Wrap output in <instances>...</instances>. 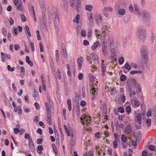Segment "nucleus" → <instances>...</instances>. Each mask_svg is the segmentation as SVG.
<instances>
[{"instance_id": "30", "label": "nucleus", "mask_w": 156, "mask_h": 156, "mask_svg": "<svg viewBox=\"0 0 156 156\" xmlns=\"http://www.w3.org/2000/svg\"><path fill=\"white\" fill-rule=\"evenodd\" d=\"M132 104L134 107H138L140 105L139 101L137 100H135L134 103H132Z\"/></svg>"}, {"instance_id": "12", "label": "nucleus", "mask_w": 156, "mask_h": 156, "mask_svg": "<svg viewBox=\"0 0 156 156\" xmlns=\"http://www.w3.org/2000/svg\"><path fill=\"white\" fill-rule=\"evenodd\" d=\"M95 149L96 150V152L97 154V156H103L102 155L103 151H104L102 148H101L99 145L96 146Z\"/></svg>"}, {"instance_id": "54", "label": "nucleus", "mask_w": 156, "mask_h": 156, "mask_svg": "<svg viewBox=\"0 0 156 156\" xmlns=\"http://www.w3.org/2000/svg\"><path fill=\"white\" fill-rule=\"evenodd\" d=\"M7 30L5 28H3L2 29V33L5 36L7 35Z\"/></svg>"}, {"instance_id": "28", "label": "nucleus", "mask_w": 156, "mask_h": 156, "mask_svg": "<svg viewBox=\"0 0 156 156\" xmlns=\"http://www.w3.org/2000/svg\"><path fill=\"white\" fill-rule=\"evenodd\" d=\"M125 131L128 133H130L132 131V128L129 125H127L125 128Z\"/></svg>"}, {"instance_id": "19", "label": "nucleus", "mask_w": 156, "mask_h": 156, "mask_svg": "<svg viewBox=\"0 0 156 156\" xmlns=\"http://www.w3.org/2000/svg\"><path fill=\"white\" fill-rule=\"evenodd\" d=\"M62 52L61 54L65 58H66L67 57V55L66 50V47L64 46H63L62 47Z\"/></svg>"}, {"instance_id": "31", "label": "nucleus", "mask_w": 156, "mask_h": 156, "mask_svg": "<svg viewBox=\"0 0 156 156\" xmlns=\"http://www.w3.org/2000/svg\"><path fill=\"white\" fill-rule=\"evenodd\" d=\"M121 140L122 142L125 143L127 141V137L125 135L123 134L121 136Z\"/></svg>"}, {"instance_id": "52", "label": "nucleus", "mask_w": 156, "mask_h": 156, "mask_svg": "<svg viewBox=\"0 0 156 156\" xmlns=\"http://www.w3.org/2000/svg\"><path fill=\"white\" fill-rule=\"evenodd\" d=\"M126 79V76L124 74L122 75L121 76L120 80L122 81H124Z\"/></svg>"}, {"instance_id": "55", "label": "nucleus", "mask_w": 156, "mask_h": 156, "mask_svg": "<svg viewBox=\"0 0 156 156\" xmlns=\"http://www.w3.org/2000/svg\"><path fill=\"white\" fill-rule=\"evenodd\" d=\"M34 93L33 94V97L35 99H36L37 96L38 94V92L36 91L35 89L34 90Z\"/></svg>"}, {"instance_id": "3", "label": "nucleus", "mask_w": 156, "mask_h": 156, "mask_svg": "<svg viewBox=\"0 0 156 156\" xmlns=\"http://www.w3.org/2000/svg\"><path fill=\"white\" fill-rule=\"evenodd\" d=\"M41 8L42 9V14L44 16L43 18L42 19V21L43 22V25L41 23V26H43V28H46V24L47 22H46V16H45V12H46V7L45 3L44 2H42L41 3Z\"/></svg>"}, {"instance_id": "44", "label": "nucleus", "mask_w": 156, "mask_h": 156, "mask_svg": "<svg viewBox=\"0 0 156 156\" xmlns=\"http://www.w3.org/2000/svg\"><path fill=\"white\" fill-rule=\"evenodd\" d=\"M7 68L8 71L10 72H12L15 69V68L14 67L11 68L10 65H8L7 66Z\"/></svg>"}, {"instance_id": "20", "label": "nucleus", "mask_w": 156, "mask_h": 156, "mask_svg": "<svg viewBox=\"0 0 156 156\" xmlns=\"http://www.w3.org/2000/svg\"><path fill=\"white\" fill-rule=\"evenodd\" d=\"M134 8L135 14L137 16H140V11L139 10V8L138 6L136 4H135L134 5Z\"/></svg>"}, {"instance_id": "17", "label": "nucleus", "mask_w": 156, "mask_h": 156, "mask_svg": "<svg viewBox=\"0 0 156 156\" xmlns=\"http://www.w3.org/2000/svg\"><path fill=\"white\" fill-rule=\"evenodd\" d=\"M28 146L30 150L31 151L33 152L34 151L35 147L32 139H30V141H29Z\"/></svg>"}, {"instance_id": "16", "label": "nucleus", "mask_w": 156, "mask_h": 156, "mask_svg": "<svg viewBox=\"0 0 156 156\" xmlns=\"http://www.w3.org/2000/svg\"><path fill=\"white\" fill-rule=\"evenodd\" d=\"M87 18L88 21L92 23L94 21L93 15L91 12H90L87 13Z\"/></svg>"}, {"instance_id": "21", "label": "nucleus", "mask_w": 156, "mask_h": 156, "mask_svg": "<svg viewBox=\"0 0 156 156\" xmlns=\"http://www.w3.org/2000/svg\"><path fill=\"white\" fill-rule=\"evenodd\" d=\"M99 44V42L98 41H96L91 46V49L93 50H95L98 48Z\"/></svg>"}, {"instance_id": "48", "label": "nucleus", "mask_w": 156, "mask_h": 156, "mask_svg": "<svg viewBox=\"0 0 156 156\" xmlns=\"http://www.w3.org/2000/svg\"><path fill=\"white\" fill-rule=\"evenodd\" d=\"M149 149L151 151H154L155 149V147L153 145H150L148 147Z\"/></svg>"}, {"instance_id": "39", "label": "nucleus", "mask_w": 156, "mask_h": 156, "mask_svg": "<svg viewBox=\"0 0 156 156\" xmlns=\"http://www.w3.org/2000/svg\"><path fill=\"white\" fill-rule=\"evenodd\" d=\"M126 110L127 114H129L131 112V108L130 106H128L126 107Z\"/></svg>"}, {"instance_id": "26", "label": "nucleus", "mask_w": 156, "mask_h": 156, "mask_svg": "<svg viewBox=\"0 0 156 156\" xmlns=\"http://www.w3.org/2000/svg\"><path fill=\"white\" fill-rule=\"evenodd\" d=\"M80 16L79 15H77L74 19L73 20V22L74 23H79L80 22Z\"/></svg>"}, {"instance_id": "24", "label": "nucleus", "mask_w": 156, "mask_h": 156, "mask_svg": "<svg viewBox=\"0 0 156 156\" xmlns=\"http://www.w3.org/2000/svg\"><path fill=\"white\" fill-rule=\"evenodd\" d=\"M134 86L136 88L138 89V91L140 92L141 90V87L140 85V84L138 83L135 82L134 84Z\"/></svg>"}, {"instance_id": "11", "label": "nucleus", "mask_w": 156, "mask_h": 156, "mask_svg": "<svg viewBox=\"0 0 156 156\" xmlns=\"http://www.w3.org/2000/svg\"><path fill=\"white\" fill-rule=\"evenodd\" d=\"M54 16H55L54 22L55 26L56 27H58L59 23V19L58 18V14L57 12H55L54 13Z\"/></svg>"}, {"instance_id": "33", "label": "nucleus", "mask_w": 156, "mask_h": 156, "mask_svg": "<svg viewBox=\"0 0 156 156\" xmlns=\"http://www.w3.org/2000/svg\"><path fill=\"white\" fill-rule=\"evenodd\" d=\"M52 146L53 151L56 154H57L58 153V151L55 145L54 144H52Z\"/></svg>"}, {"instance_id": "42", "label": "nucleus", "mask_w": 156, "mask_h": 156, "mask_svg": "<svg viewBox=\"0 0 156 156\" xmlns=\"http://www.w3.org/2000/svg\"><path fill=\"white\" fill-rule=\"evenodd\" d=\"M104 61L102 60V62L101 64V68L102 71H104L106 70V67L103 63Z\"/></svg>"}, {"instance_id": "8", "label": "nucleus", "mask_w": 156, "mask_h": 156, "mask_svg": "<svg viewBox=\"0 0 156 156\" xmlns=\"http://www.w3.org/2000/svg\"><path fill=\"white\" fill-rule=\"evenodd\" d=\"M64 127L67 135L68 136H72V135H74L73 134V130L72 128L70 127L68 128L66 125H64Z\"/></svg>"}, {"instance_id": "10", "label": "nucleus", "mask_w": 156, "mask_h": 156, "mask_svg": "<svg viewBox=\"0 0 156 156\" xmlns=\"http://www.w3.org/2000/svg\"><path fill=\"white\" fill-rule=\"evenodd\" d=\"M142 115L140 113L136 114V116L134 118V121L136 122H138L139 124L142 123Z\"/></svg>"}, {"instance_id": "13", "label": "nucleus", "mask_w": 156, "mask_h": 156, "mask_svg": "<svg viewBox=\"0 0 156 156\" xmlns=\"http://www.w3.org/2000/svg\"><path fill=\"white\" fill-rule=\"evenodd\" d=\"M95 19L96 21L98 24H100L102 23V18L101 14L96 15Z\"/></svg>"}, {"instance_id": "29", "label": "nucleus", "mask_w": 156, "mask_h": 156, "mask_svg": "<svg viewBox=\"0 0 156 156\" xmlns=\"http://www.w3.org/2000/svg\"><path fill=\"white\" fill-rule=\"evenodd\" d=\"M126 11L124 9H120L118 11V13L120 15H123L125 13Z\"/></svg>"}, {"instance_id": "9", "label": "nucleus", "mask_w": 156, "mask_h": 156, "mask_svg": "<svg viewBox=\"0 0 156 156\" xmlns=\"http://www.w3.org/2000/svg\"><path fill=\"white\" fill-rule=\"evenodd\" d=\"M114 140L113 141V147L116 149L118 147V142L119 140V138L118 134L117 133H115L114 134Z\"/></svg>"}, {"instance_id": "59", "label": "nucleus", "mask_w": 156, "mask_h": 156, "mask_svg": "<svg viewBox=\"0 0 156 156\" xmlns=\"http://www.w3.org/2000/svg\"><path fill=\"white\" fill-rule=\"evenodd\" d=\"M81 35L83 37H85L86 35V32L85 30H82L81 32Z\"/></svg>"}, {"instance_id": "5", "label": "nucleus", "mask_w": 156, "mask_h": 156, "mask_svg": "<svg viewBox=\"0 0 156 156\" xmlns=\"http://www.w3.org/2000/svg\"><path fill=\"white\" fill-rule=\"evenodd\" d=\"M47 111V121L49 124L51 125L52 124V121L51 119V112H53L54 111H52L51 109H49V107L48 106H47L46 108Z\"/></svg>"}, {"instance_id": "15", "label": "nucleus", "mask_w": 156, "mask_h": 156, "mask_svg": "<svg viewBox=\"0 0 156 156\" xmlns=\"http://www.w3.org/2000/svg\"><path fill=\"white\" fill-rule=\"evenodd\" d=\"M83 61V58L82 56H80L77 59V63L78 64V69L79 70L81 69Z\"/></svg>"}, {"instance_id": "46", "label": "nucleus", "mask_w": 156, "mask_h": 156, "mask_svg": "<svg viewBox=\"0 0 156 156\" xmlns=\"http://www.w3.org/2000/svg\"><path fill=\"white\" fill-rule=\"evenodd\" d=\"M19 5L18 6H17V9L19 10H22V4L21 2H19Z\"/></svg>"}, {"instance_id": "41", "label": "nucleus", "mask_w": 156, "mask_h": 156, "mask_svg": "<svg viewBox=\"0 0 156 156\" xmlns=\"http://www.w3.org/2000/svg\"><path fill=\"white\" fill-rule=\"evenodd\" d=\"M129 90L130 93V95L131 96H132L135 94V92L133 91H132L131 90L132 88L129 86Z\"/></svg>"}, {"instance_id": "57", "label": "nucleus", "mask_w": 156, "mask_h": 156, "mask_svg": "<svg viewBox=\"0 0 156 156\" xmlns=\"http://www.w3.org/2000/svg\"><path fill=\"white\" fill-rule=\"evenodd\" d=\"M78 77L79 80H81L83 78V74L82 73H80L78 76Z\"/></svg>"}, {"instance_id": "43", "label": "nucleus", "mask_w": 156, "mask_h": 156, "mask_svg": "<svg viewBox=\"0 0 156 156\" xmlns=\"http://www.w3.org/2000/svg\"><path fill=\"white\" fill-rule=\"evenodd\" d=\"M124 67L125 69H127L128 70H130L131 66L128 63H126L125 64Z\"/></svg>"}, {"instance_id": "45", "label": "nucleus", "mask_w": 156, "mask_h": 156, "mask_svg": "<svg viewBox=\"0 0 156 156\" xmlns=\"http://www.w3.org/2000/svg\"><path fill=\"white\" fill-rule=\"evenodd\" d=\"M118 111L121 113H123L124 112V110L123 107H121L118 108Z\"/></svg>"}, {"instance_id": "64", "label": "nucleus", "mask_w": 156, "mask_h": 156, "mask_svg": "<svg viewBox=\"0 0 156 156\" xmlns=\"http://www.w3.org/2000/svg\"><path fill=\"white\" fill-rule=\"evenodd\" d=\"M14 133L15 134H17L18 133L20 132V130L18 128H15L14 129Z\"/></svg>"}, {"instance_id": "63", "label": "nucleus", "mask_w": 156, "mask_h": 156, "mask_svg": "<svg viewBox=\"0 0 156 156\" xmlns=\"http://www.w3.org/2000/svg\"><path fill=\"white\" fill-rule=\"evenodd\" d=\"M42 88L43 90L45 91L46 90V82L44 83H42Z\"/></svg>"}, {"instance_id": "61", "label": "nucleus", "mask_w": 156, "mask_h": 156, "mask_svg": "<svg viewBox=\"0 0 156 156\" xmlns=\"http://www.w3.org/2000/svg\"><path fill=\"white\" fill-rule=\"evenodd\" d=\"M86 105V103L85 101L83 100H82L80 102V105L82 107H84Z\"/></svg>"}, {"instance_id": "27", "label": "nucleus", "mask_w": 156, "mask_h": 156, "mask_svg": "<svg viewBox=\"0 0 156 156\" xmlns=\"http://www.w3.org/2000/svg\"><path fill=\"white\" fill-rule=\"evenodd\" d=\"M102 52L103 54L105 56L107 52V46L104 45L102 46Z\"/></svg>"}, {"instance_id": "35", "label": "nucleus", "mask_w": 156, "mask_h": 156, "mask_svg": "<svg viewBox=\"0 0 156 156\" xmlns=\"http://www.w3.org/2000/svg\"><path fill=\"white\" fill-rule=\"evenodd\" d=\"M108 42L109 43L111 47H112L114 44V41L113 39L111 37H109L108 39Z\"/></svg>"}, {"instance_id": "38", "label": "nucleus", "mask_w": 156, "mask_h": 156, "mask_svg": "<svg viewBox=\"0 0 156 156\" xmlns=\"http://www.w3.org/2000/svg\"><path fill=\"white\" fill-rule=\"evenodd\" d=\"M85 9L87 10L91 11L93 9V6L90 5H87L85 6Z\"/></svg>"}, {"instance_id": "36", "label": "nucleus", "mask_w": 156, "mask_h": 156, "mask_svg": "<svg viewBox=\"0 0 156 156\" xmlns=\"http://www.w3.org/2000/svg\"><path fill=\"white\" fill-rule=\"evenodd\" d=\"M142 73V72L141 71H136V70H134V71H131L130 72V73L132 75H133L135 74H137V73Z\"/></svg>"}, {"instance_id": "47", "label": "nucleus", "mask_w": 156, "mask_h": 156, "mask_svg": "<svg viewBox=\"0 0 156 156\" xmlns=\"http://www.w3.org/2000/svg\"><path fill=\"white\" fill-rule=\"evenodd\" d=\"M152 111L151 109H149L147 114V117H151V115Z\"/></svg>"}, {"instance_id": "37", "label": "nucleus", "mask_w": 156, "mask_h": 156, "mask_svg": "<svg viewBox=\"0 0 156 156\" xmlns=\"http://www.w3.org/2000/svg\"><path fill=\"white\" fill-rule=\"evenodd\" d=\"M124 61V58L122 57L120 58L119 59V62L120 65H122L123 64Z\"/></svg>"}, {"instance_id": "51", "label": "nucleus", "mask_w": 156, "mask_h": 156, "mask_svg": "<svg viewBox=\"0 0 156 156\" xmlns=\"http://www.w3.org/2000/svg\"><path fill=\"white\" fill-rule=\"evenodd\" d=\"M95 137L98 139L100 138L101 136V134L100 132L97 133L95 135Z\"/></svg>"}, {"instance_id": "18", "label": "nucleus", "mask_w": 156, "mask_h": 156, "mask_svg": "<svg viewBox=\"0 0 156 156\" xmlns=\"http://www.w3.org/2000/svg\"><path fill=\"white\" fill-rule=\"evenodd\" d=\"M70 143L71 146L72 147L75 145L76 144V139L75 135H72V136H71Z\"/></svg>"}, {"instance_id": "23", "label": "nucleus", "mask_w": 156, "mask_h": 156, "mask_svg": "<svg viewBox=\"0 0 156 156\" xmlns=\"http://www.w3.org/2000/svg\"><path fill=\"white\" fill-rule=\"evenodd\" d=\"M28 6L29 10L30 13H32L33 14V15H34L35 13L33 6L30 5V4L29 5V4H28Z\"/></svg>"}, {"instance_id": "62", "label": "nucleus", "mask_w": 156, "mask_h": 156, "mask_svg": "<svg viewBox=\"0 0 156 156\" xmlns=\"http://www.w3.org/2000/svg\"><path fill=\"white\" fill-rule=\"evenodd\" d=\"M92 34V30L91 29H90L88 30V32L87 33V37L89 38L90 37Z\"/></svg>"}, {"instance_id": "2", "label": "nucleus", "mask_w": 156, "mask_h": 156, "mask_svg": "<svg viewBox=\"0 0 156 156\" xmlns=\"http://www.w3.org/2000/svg\"><path fill=\"white\" fill-rule=\"evenodd\" d=\"M137 36L141 41L145 40L146 37V30L142 28H138L137 32Z\"/></svg>"}, {"instance_id": "6", "label": "nucleus", "mask_w": 156, "mask_h": 156, "mask_svg": "<svg viewBox=\"0 0 156 156\" xmlns=\"http://www.w3.org/2000/svg\"><path fill=\"white\" fill-rule=\"evenodd\" d=\"M81 122L83 125L86 124L87 126H89V125L90 124L91 121L90 118L89 116L84 115L81 119Z\"/></svg>"}, {"instance_id": "53", "label": "nucleus", "mask_w": 156, "mask_h": 156, "mask_svg": "<svg viewBox=\"0 0 156 156\" xmlns=\"http://www.w3.org/2000/svg\"><path fill=\"white\" fill-rule=\"evenodd\" d=\"M91 58H91L90 56H87L86 57V59L88 62H89L90 64L92 63V61H91Z\"/></svg>"}, {"instance_id": "49", "label": "nucleus", "mask_w": 156, "mask_h": 156, "mask_svg": "<svg viewBox=\"0 0 156 156\" xmlns=\"http://www.w3.org/2000/svg\"><path fill=\"white\" fill-rule=\"evenodd\" d=\"M151 119L150 118H148L147 120V125L148 127H149L151 125Z\"/></svg>"}, {"instance_id": "25", "label": "nucleus", "mask_w": 156, "mask_h": 156, "mask_svg": "<svg viewBox=\"0 0 156 156\" xmlns=\"http://www.w3.org/2000/svg\"><path fill=\"white\" fill-rule=\"evenodd\" d=\"M67 105L68 106V110L69 111H70L72 110V107H71V100L69 99H68L67 100Z\"/></svg>"}, {"instance_id": "32", "label": "nucleus", "mask_w": 156, "mask_h": 156, "mask_svg": "<svg viewBox=\"0 0 156 156\" xmlns=\"http://www.w3.org/2000/svg\"><path fill=\"white\" fill-rule=\"evenodd\" d=\"M68 4L67 0H62V2L61 3V5L62 7H66Z\"/></svg>"}, {"instance_id": "58", "label": "nucleus", "mask_w": 156, "mask_h": 156, "mask_svg": "<svg viewBox=\"0 0 156 156\" xmlns=\"http://www.w3.org/2000/svg\"><path fill=\"white\" fill-rule=\"evenodd\" d=\"M24 138L26 139H29V141H30V139H32V138H30V137L29 135L27 133H25L24 136Z\"/></svg>"}, {"instance_id": "40", "label": "nucleus", "mask_w": 156, "mask_h": 156, "mask_svg": "<svg viewBox=\"0 0 156 156\" xmlns=\"http://www.w3.org/2000/svg\"><path fill=\"white\" fill-rule=\"evenodd\" d=\"M20 16L21 20L23 22H24L26 21V19L24 15L22 14H20Z\"/></svg>"}, {"instance_id": "34", "label": "nucleus", "mask_w": 156, "mask_h": 156, "mask_svg": "<svg viewBox=\"0 0 156 156\" xmlns=\"http://www.w3.org/2000/svg\"><path fill=\"white\" fill-rule=\"evenodd\" d=\"M104 11H106L112 12L113 9L112 7H105L103 9Z\"/></svg>"}, {"instance_id": "50", "label": "nucleus", "mask_w": 156, "mask_h": 156, "mask_svg": "<svg viewBox=\"0 0 156 156\" xmlns=\"http://www.w3.org/2000/svg\"><path fill=\"white\" fill-rule=\"evenodd\" d=\"M51 71H52V72L55 73V67L54 66V64L53 63H52V64H51Z\"/></svg>"}, {"instance_id": "60", "label": "nucleus", "mask_w": 156, "mask_h": 156, "mask_svg": "<svg viewBox=\"0 0 156 156\" xmlns=\"http://www.w3.org/2000/svg\"><path fill=\"white\" fill-rule=\"evenodd\" d=\"M102 12H103V13L105 16L106 17H108V16L109 14L108 12H107L105 11H104L102 9Z\"/></svg>"}, {"instance_id": "56", "label": "nucleus", "mask_w": 156, "mask_h": 156, "mask_svg": "<svg viewBox=\"0 0 156 156\" xmlns=\"http://www.w3.org/2000/svg\"><path fill=\"white\" fill-rule=\"evenodd\" d=\"M130 66L134 68V69H136L137 67V65L136 64L133 62L131 63L130 64Z\"/></svg>"}, {"instance_id": "7", "label": "nucleus", "mask_w": 156, "mask_h": 156, "mask_svg": "<svg viewBox=\"0 0 156 156\" xmlns=\"http://www.w3.org/2000/svg\"><path fill=\"white\" fill-rule=\"evenodd\" d=\"M47 98L48 100V102H46L45 105L47 108V106H48L49 107V109L51 110L52 111H54V105L52 102L51 100L50 95L49 94L47 95Z\"/></svg>"}, {"instance_id": "1", "label": "nucleus", "mask_w": 156, "mask_h": 156, "mask_svg": "<svg viewBox=\"0 0 156 156\" xmlns=\"http://www.w3.org/2000/svg\"><path fill=\"white\" fill-rule=\"evenodd\" d=\"M140 55L142 62L147 64L148 62V51L146 46H143L140 50Z\"/></svg>"}, {"instance_id": "14", "label": "nucleus", "mask_w": 156, "mask_h": 156, "mask_svg": "<svg viewBox=\"0 0 156 156\" xmlns=\"http://www.w3.org/2000/svg\"><path fill=\"white\" fill-rule=\"evenodd\" d=\"M92 59L94 61V63L98 64L99 63L98 58L97 55L95 53H92L91 54Z\"/></svg>"}, {"instance_id": "22", "label": "nucleus", "mask_w": 156, "mask_h": 156, "mask_svg": "<svg viewBox=\"0 0 156 156\" xmlns=\"http://www.w3.org/2000/svg\"><path fill=\"white\" fill-rule=\"evenodd\" d=\"M91 93L93 95V96L92 98L91 99L92 100H94L96 98V96L97 95V93L96 92V90L94 88H92L91 92Z\"/></svg>"}, {"instance_id": "4", "label": "nucleus", "mask_w": 156, "mask_h": 156, "mask_svg": "<svg viewBox=\"0 0 156 156\" xmlns=\"http://www.w3.org/2000/svg\"><path fill=\"white\" fill-rule=\"evenodd\" d=\"M138 17L141 16L142 19L145 21H148L150 19V15L149 12L147 10H144L140 11V16H138Z\"/></svg>"}]
</instances>
